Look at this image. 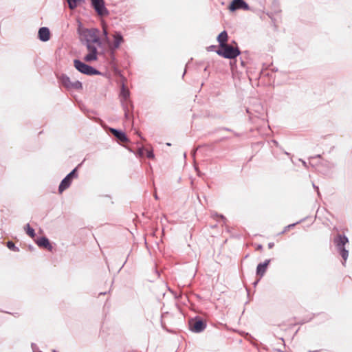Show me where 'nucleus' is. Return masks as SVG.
<instances>
[{
    "instance_id": "f257e3e1",
    "label": "nucleus",
    "mask_w": 352,
    "mask_h": 352,
    "mask_svg": "<svg viewBox=\"0 0 352 352\" xmlns=\"http://www.w3.org/2000/svg\"><path fill=\"white\" fill-rule=\"evenodd\" d=\"M349 243V238L344 234H338L333 239V244L342 260V265H344L346 261L349 257V250L345 246Z\"/></svg>"
},
{
    "instance_id": "f03ea898",
    "label": "nucleus",
    "mask_w": 352,
    "mask_h": 352,
    "mask_svg": "<svg viewBox=\"0 0 352 352\" xmlns=\"http://www.w3.org/2000/svg\"><path fill=\"white\" fill-rule=\"evenodd\" d=\"M100 31L96 28H85L81 23H79L77 28V33L79 36L80 43L84 45L87 43H91L93 38Z\"/></svg>"
},
{
    "instance_id": "7ed1b4c3",
    "label": "nucleus",
    "mask_w": 352,
    "mask_h": 352,
    "mask_svg": "<svg viewBox=\"0 0 352 352\" xmlns=\"http://www.w3.org/2000/svg\"><path fill=\"white\" fill-rule=\"evenodd\" d=\"M74 67L75 69L82 74L93 76H102V73L95 68L94 67L88 65L87 62L82 61L80 59L76 58L74 60Z\"/></svg>"
},
{
    "instance_id": "20e7f679",
    "label": "nucleus",
    "mask_w": 352,
    "mask_h": 352,
    "mask_svg": "<svg viewBox=\"0 0 352 352\" xmlns=\"http://www.w3.org/2000/svg\"><path fill=\"white\" fill-rule=\"evenodd\" d=\"M232 43L237 45L236 43L234 41H233ZM215 52L219 56L230 60L236 58L241 54V52L238 46L233 47L228 43L224 44L223 47H219V48L215 51Z\"/></svg>"
},
{
    "instance_id": "39448f33",
    "label": "nucleus",
    "mask_w": 352,
    "mask_h": 352,
    "mask_svg": "<svg viewBox=\"0 0 352 352\" xmlns=\"http://www.w3.org/2000/svg\"><path fill=\"white\" fill-rule=\"evenodd\" d=\"M207 327L206 321L201 317L197 316L188 320L189 330L193 333L203 332Z\"/></svg>"
},
{
    "instance_id": "423d86ee",
    "label": "nucleus",
    "mask_w": 352,
    "mask_h": 352,
    "mask_svg": "<svg viewBox=\"0 0 352 352\" xmlns=\"http://www.w3.org/2000/svg\"><path fill=\"white\" fill-rule=\"evenodd\" d=\"M83 45L86 46L88 51V53L84 56L83 60L87 63L98 60L100 52L98 50L97 46L91 42L84 44Z\"/></svg>"
},
{
    "instance_id": "0eeeda50",
    "label": "nucleus",
    "mask_w": 352,
    "mask_h": 352,
    "mask_svg": "<svg viewBox=\"0 0 352 352\" xmlns=\"http://www.w3.org/2000/svg\"><path fill=\"white\" fill-rule=\"evenodd\" d=\"M91 7L100 16H107L109 12L106 8L104 0H90Z\"/></svg>"
},
{
    "instance_id": "6e6552de",
    "label": "nucleus",
    "mask_w": 352,
    "mask_h": 352,
    "mask_svg": "<svg viewBox=\"0 0 352 352\" xmlns=\"http://www.w3.org/2000/svg\"><path fill=\"white\" fill-rule=\"evenodd\" d=\"M228 10L234 12L238 10L248 11L250 10L249 4L245 0H232L228 6Z\"/></svg>"
},
{
    "instance_id": "1a4fd4ad",
    "label": "nucleus",
    "mask_w": 352,
    "mask_h": 352,
    "mask_svg": "<svg viewBox=\"0 0 352 352\" xmlns=\"http://www.w3.org/2000/svg\"><path fill=\"white\" fill-rule=\"evenodd\" d=\"M35 243L40 248L52 252L54 247L50 239L46 236H42L34 239Z\"/></svg>"
},
{
    "instance_id": "9d476101",
    "label": "nucleus",
    "mask_w": 352,
    "mask_h": 352,
    "mask_svg": "<svg viewBox=\"0 0 352 352\" xmlns=\"http://www.w3.org/2000/svg\"><path fill=\"white\" fill-rule=\"evenodd\" d=\"M108 59L109 63L116 74L121 76V71L118 67V60L116 56V51L112 50H109L108 51Z\"/></svg>"
},
{
    "instance_id": "9b49d317",
    "label": "nucleus",
    "mask_w": 352,
    "mask_h": 352,
    "mask_svg": "<svg viewBox=\"0 0 352 352\" xmlns=\"http://www.w3.org/2000/svg\"><path fill=\"white\" fill-rule=\"evenodd\" d=\"M271 261L272 258H268L257 265L256 269V274L258 277L261 278L265 274Z\"/></svg>"
},
{
    "instance_id": "f8f14e48",
    "label": "nucleus",
    "mask_w": 352,
    "mask_h": 352,
    "mask_svg": "<svg viewBox=\"0 0 352 352\" xmlns=\"http://www.w3.org/2000/svg\"><path fill=\"white\" fill-rule=\"evenodd\" d=\"M111 134L117 139L118 142H129V138L126 133L121 129L110 128Z\"/></svg>"
},
{
    "instance_id": "ddd939ff",
    "label": "nucleus",
    "mask_w": 352,
    "mask_h": 352,
    "mask_svg": "<svg viewBox=\"0 0 352 352\" xmlns=\"http://www.w3.org/2000/svg\"><path fill=\"white\" fill-rule=\"evenodd\" d=\"M113 43L110 46V50H116L120 45L124 41L122 34L120 31H117L113 36Z\"/></svg>"
},
{
    "instance_id": "4468645a",
    "label": "nucleus",
    "mask_w": 352,
    "mask_h": 352,
    "mask_svg": "<svg viewBox=\"0 0 352 352\" xmlns=\"http://www.w3.org/2000/svg\"><path fill=\"white\" fill-rule=\"evenodd\" d=\"M51 32L47 27H41L38 31V38L42 42H47L50 39Z\"/></svg>"
},
{
    "instance_id": "2eb2a0df",
    "label": "nucleus",
    "mask_w": 352,
    "mask_h": 352,
    "mask_svg": "<svg viewBox=\"0 0 352 352\" xmlns=\"http://www.w3.org/2000/svg\"><path fill=\"white\" fill-rule=\"evenodd\" d=\"M56 78L58 83L67 90H69V86L71 85L70 78L65 74H61L60 75H56Z\"/></svg>"
},
{
    "instance_id": "dca6fc26",
    "label": "nucleus",
    "mask_w": 352,
    "mask_h": 352,
    "mask_svg": "<svg viewBox=\"0 0 352 352\" xmlns=\"http://www.w3.org/2000/svg\"><path fill=\"white\" fill-rule=\"evenodd\" d=\"M121 77L122 78V83L121 85V89H120V94H119L120 101H122V100H129L130 91L126 88V87L124 84V82L126 80V78L124 76H122V75H121Z\"/></svg>"
},
{
    "instance_id": "f3484780",
    "label": "nucleus",
    "mask_w": 352,
    "mask_h": 352,
    "mask_svg": "<svg viewBox=\"0 0 352 352\" xmlns=\"http://www.w3.org/2000/svg\"><path fill=\"white\" fill-rule=\"evenodd\" d=\"M72 180H71L69 177L65 176L60 182L59 186H58V192L60 194L63 193V191H65L66 189H67L72 184Z\"/></svg>"
},
{
    "instance_id": "a211bd4d",
    "label": "nucleus",
    "mask_w": 352,
    "mask_h": 352,
    "mask_svg": "<svg viewBox=\"0 0 352 352\" xmlns=\"http://www.w3.org/2000/svg\"><path fill=\"white\" fill-rule=\"evenodd\" d=\"M228 38V32L226 30L221 32L217 37V41L219 43V47H223L224 44L227 43Z\"/></svg>"
},
{
    "instance_id": "6ab92c4d",
    "label": "nucleus",
    "mask_w": 352,
    "mask_h": 352,
    "mask_svg": "<svg viewBox=\"0 0 352 352\" xmlns=\"http://www.w3.org/2000/svg\"><path fill=\"white\" fill-rule=\"evenodd\" d=\"M124 111H133V104L130 100L120 101Z\"/></svg>"
},
{
    "instance_id": "aec40b11",
    "label": "nucleus",
    "mask_w": 352,
    "mask_h": 352,
    "mask_svg": "<svg viewBox=\"0 0 352 352\" xmlns=\"http://www.w3.org/2000/svg\"><path fill=\"white\" fill-rule=\"evenodd\" d=\"M24 230L25 232V233L30 236L31 237L32 239H33L34 240V239H36V232H35V230L34 229L30 226V223H27L25 226H24Z\"/></svg>"
},
{
    "instance_id": "412c9836",
    "label": "nucleus",
    "mask_w": 352,
    "mask_h": 352,
    "mask_svg": "<svg viewBox=\"0 0 352 352\" xmlns=\"http://www.w3.org/2000/svg\"><path fill=\"white\" fill-rule=\"evenodd\" d=\"M82 162L78 164L76 167H75L74 169L71 170L70 173H69L66 176L69 177V178L71 179V180L73 181V179L78 178V168L82 165Z\"/></svg>"
},
{
    "instance_id": "4be33fe9",
    "label": "nucleus",
    "mask_w": 352,
    "mask_h": 352,
    "mask_svg": "<svg viewBox=\"0 0 352 352\" xmlns=\"http://www.w3.org/2000/svg\"><path fill=\"white\" fill-rule=\"evenodd\" d=\"M91 43L95 45L96 44L97 47L103 48L104 47L102 39L99 36V34H97L96 36H94Z\"/></svg>"
},
{
    "instance_id": "5701e85b",
    "label": "nucleus",
    "mask_w": 352,
    "mask_h": 352,
    "mask_svg": "<svg viewBox=\"0 0 352 352\" xmlns=\"http://www.w3.org/2000/svg\"><path fill=\"white\" fill-rule=\"evenodd\" d=\"M70 89L81 90L82 89V83L80 80L72 82L69 86V90Z\"/></svg>"
},
{
    "instance_id": "b1692460",
    "label": "nucleus",
    "mask_w": 352,
    "mask_h": 352,
    "mask_svg": "<svg viewBox=\"0 0 352 352\" xmlns=\"http://www.w3.org/2000/svg\"><path fill=\"white\" fill-rule=\"evenodd\" d=\"M306 219H307L306 217H305V218H303V219H302L299 220L298 221H297V222H296V223H291V224H289V225H288V226H285V227L284 228V230H283L280 234H284V233H285V232H286L287 231H288L289 229L293 228L296 225H297V224H298V223H300L301 222L305 221Z\"/></svg>"
},
{
    "instance_id": "393cba45",
    "label": "nucleus",
    "mask_w": 352,
    "mask_h": 352,
    "mask_svg": "<svg viewBox=\"0 0 352 352\" xmlns=\"http://www.w3.org/2000/svg\"><path fill=\"white\" fill-rule=\"evenodd\" d=\"M68 7L70 10H74L79 6V0H67Z\"/></svg>"
},
{
    "instance_id": "a878e982",
    "label": "nucleus",
    "mask_w": 352,
    "mask_h": 352,
    "mask_svg": "<svg viewBox=\"0 0 352 352\" xmlns=\"http://www.w3.org/2000/svg\"><path fill=\"white\" fill-rule=\"evenodd\" d=\"M6 246L9 250H10L13 252H19V248L17 246H16V245L12 241H8L6 243Z\"/></svg>"
},
{
    "instance_id": "bb28decb",
    "label": "nucleus",
    "mask_w": 352,
    "mask_h": 352,
    "mask_svg": "<svg viewBox=\"0 0 352 352\" xmlns=\"http://www.w3.org/2000/svg\"><path fill=\"white\" fill-rule=\"evenodd\" d=\"M124 118L126 120H132L133 119V111H124Z\"/></svg>"
},
{
    "instance_id": "cd10ccee",
    "label": "nucleus",
    "mask_w": 352,
    "mask_h": 352,
    "mask_svg": "<svg viewBox=\"0 0 352 352\" xmlns=\"http://www.w3.org/2000/svg\"><path fill=\"white\" fill-rule=\"evenodd\" d=\"M220 130H223V131H226L233 132V131L231 129L223 126V127H219L218 129H216L212 133H216V132H217V131H219Z\"/></svg>"
},
{
    "instance_id": "c85d7f7f",
    "label": "nucleus",
    "mask_w": 352,
    "mask_h": 352,
    "mask_svg": "<svg viewBox=\"0 0 352 352\" xmlns=\"http://www.w3.org/2000/svg\"><path fill=\"white\" fill-rule=\"evenodd\" d=\"M146 157L148 159H153L155 157V155L153 151H146Z\"/></svg>"
},
{
    "instance_id": "c756f323",
    "label": "nucleus",
    "mask_w": 352,
    "mask_h": 352,
    "mask_svg": "<svg viewBox=\"0 0 352 352\" xmlns=\"http://www.w3.org/2000/svg\"><path fill=\"white\" fill-rule=\"evenodd\" d=\"M103 35H104V40L106 41H109V35H108V32L107 30L104 29L103 30Z\"/></svg>"
},
{
    "instance_id": "7c9ffc66",
    "label": "nucleus",
    "mask_w": 352,
    "mask_h": 352,
    "mask_svg": "<svg viewBox=\"0 0 352 352\" xmlns=\"http://www.w3.org/2000/svg\"><path fill=\"white\" fill-rule=\"evenodd\" d=\"M216 47H217V46L215 45H211L207 47V51H208V52L214 51L215 52L217 50Z\"/></svg>"
},
{
    "instance_id": "2f4dec72",
    "label": "nucleus",
    "mask_w": 352,
    "mask_h": 352,
    "mask_svg": "<svg viewBox=\"0 0 352 352\" xmlns=\"http://www.w3.org/2000/svg\"><path fill=\"white\" fill-rule=\"evenodd\" d=\"M215 214L217 217H219L221 220H222L223 221V223H226V221H227V219L223 214H219L217 213H216Z\"/></svg>"
},
{
    "instance_id": "473e14b6",
    "label": "nucleus",
    "mask_w": 352,
    "mask_h": 352,
    "mask_svg": "<svg viewBox=\"0 0 352 352\" xmlns=\"http://www.w3.org/2000/svg\"><path fill=\"white\" fill-rule=\"evenodd\" d=\"M260 280H261V278H260V277H258V279H256V280H254V281L252 283V285H253V286H254V287H256V285H257V284L259 283Z\"/></svg>"
},
{
    "instance_id": "72a5a7b5",
    "label": "nucleus",
    "mask_w": 352,
    "mask_h": 352,
    "mask_svg": "<svg viewBox=\"0 0 352 352\" xmlns=\"http://www.w3.org/2000/svg\"><path fill=\"white\" fill-rule=\"evenodd\" d=\"M256 250H257V251L263 250V245L261 244H258L256 248Z\"/></svg>"
},
{
    "instance_id": "f704fd0d",
    "label": "nucleus",
    "mask_w": 352,
    "mask_h": 352,
    "mask_svg": "<svg viewBox=\"0 0 352 352\" xmlns=\"http://www.w3.org/2000/svg\"><path fill=\"white\" fill-rule=\"evenodd\" d=\"M272 143L274 144V145L275 146H276V147H279V146H279V143L278 142V141H277V140H272Z\"/></svg>"
},
{
    "instance_id": "c9c22d12",
    "label": "nucleus",
    "mask_w": 352,
    "mask_h": 352,
    "mask_svg": "<svg viewBox=\"0 0 352 352\" xmlns=\"http://www.w3.org/2000/svg\"><path fill=\"white\" fill-rule=\"evenodd\" d=\"M316 314H313L312 316L310 317V318H304V320H308V322L311 321L314 317L316 316Z\"/></svg>"
},
{
    "instance_id": "e433bc0d",
    "label": "nucleus",
    "mask_w": 352,
    "mask_h": 352,
    "mask_svg": "<svg viewBox=\"0 0 352 352\" xmlns=\"http://www.w3.org/2000/svg\"><path fill=\"white\" fill-rule=\"evenodd\" d=\"M31 346H32V350L34 351L36 349H38V346L37 345L35 344V343H32L31 344Z\"/></svg>"
},
{
    "instance_id": "4c0bfd02",
    "label": "nucleus",
    "mask_w": 352,
    "mask_h": 352,
    "mask_svg": "<svg viewBox=\"0 0 352 352\" xmlns=\"http://www.w3.org/2000/svg\"><path fill=\"white\" fill-rule=\"evenodd\" d=\"M227 139H228V137H223V138H220L219 140H217L216 142H221Z\"/></svg>"
},
{
    "instance_id": "58836bf2",
    "label": "nucleus",
    "mask_w": 352,
    "mask_h": 352,
    "mask_svg": "<svg viewBox=\"0 0 352 352\" xmlns=\"http://www.w3.org/2000/svg\"><path fill=\"white\" fill-rule=\"evenodd\" d=\"M267 246H268V248H269V249H272V248H274V243H273V242H270V243H268Z\"/></svg>"
},
{
    "instance_id": "ea45409f",
    "label": "nucleus",
    "mask_w": 352,
    "mask_h": 352,
    "mask_svg": "<svg viewBox=\"0 0 352 352\" xmlns=\"http://www.w3.org/2000/svg\"><path fill=\"white\" fill-rule=\"evenodd\" d=\"M195 170L197 171V175L199 177H201L203 174L201 173V172L198 169V168L195 167Z\"/></svg>"
},
{
    "instance_id": "a19ab883",
    "label": "nucleus",
    "mask_w": 352,
    "mask_h": 352,
    "mask_svg": "<svg viewBox=\"0 0 352 352\" xmlns=\"http://www.w3.org/2000/svg\"><path fill=\"white\" fill-rule=\"evenodd\" d=\"M307 322H308V320H304V318H303V319H302V320L298 322V324H305V323H307Z\"/></svg>"
},
{
    "instance_id": "79ce46f5",
    "label": "nucleus",
    "mask_w": 352,
    "mask_h": 352,
    "mask_svg": "<svg viewBox=\"0 0 352 352\" xmlns=\"http://www.w3.org/2000/svg\"><path fill=\"white\" fill-rule=\"evenodd\" d=\"M129 256V254H128L127 257ZM127 261V259L125 260V261L124 262V263L122 265V266L120 267L119 270L118 271H120L122 270V268H123L124 265H125V263H126Z\"/></svg>"
},
{
    "instance_id": "37998d69",
    "label": "nucleus",
    "mask_w": 352,
    "mask_h": 352,
    "mask_svg": "<svg viewBox=\"0 0 352 352\" xmlns=\"http://www.w3.org/2000/svg\"><path fill=\"white\" fill-rule=\"evenodd\" d=\"M28 249L30 250V251H34L35 250V248L32 245H29L28 246Z\"/></svg>"
},
{
    "instance_id": "c03bdc74",
    "label": "nucleus",
    "mask_w": 352,
    "mask_h": 352,
    "mask_svg": "<svg viewBox=\"0 0 352 352\" xmlns=\"http://www.w3.org/2000/svg\"><path fill=\"white\" fill-rule=\"evenodd\" d=\"M313 188H314V190H315L316 191H318V190H319L318 186H316L314 184H313Z\"/></svg>"
},
{
    "instance_id": "a18cd8bd",
    "label": "nucleus",
    "mask_w": 352,
    "mask_h": 352,
    "mask_svg": "<svg viewBox=\"0 0 352 352\" xmlns=\"http://www.w3.org/2000/svg\"><path fill=\"white\" fill-rule=\"evenodd\" d=\"M320 157H321V155L318 154V155H316V156L311 157V158L314 159V158H320Z\"/></svg>"
},
{
    "instance_id": "49530a36",
    "label": "nucleus",
    "mask_w": 352,
    "mask_h": 352,
    "mask_svg": "<svg viewBox=\"0 0 352 352\" xmlns=\"http://www.w3.org/2000/svg\"><path fill=\"white\" fill-rule=\"evenodd\" d=\"M233 133H234V136H236V137H240V136H241V133H236V132H233Z\"/></svg>"
},
{
    "instance_id": "de8ad7c7",
    "label": "nucleus",
    "mask_w": 352,
    "mask_h": 352,
    "mask_svg": "<svg viewBox=\"0 0 352 352\" xmlns=\"http://www.w3.org/2000/svg\"><path fill=\"white\" fill-rule=\"evenodd\" d=\"M241 65H243V66H245V61H244L243 60H242L241 58Z\"/></svg>"
},
{
    "instance_id": "09e8293b",
    "label": "nucleus",
    "mask_w": 352,
    "mask_h": 352,
    "mask_svg": "<svg viewBox=\"0 0 352 352\" xmlns=\"http://www.w3.org/2000/svg\"><path fill=\"white\" fill-rule=\"evenodd\" d=\"M280 340H281L283 341V346H284V348H285L286 345H285V340H284L283 338H280Z\"/></svg>"
},
{
    "instance_id": "8fccbe9b",
    "label": "nucleus",
    "mask_w": 352,
    "mask_h": 352,
    "mask_svg": "<svg viewBox=\"0 0 352 352\" xmlns=\"http://www.w3.org/2000/svg\"><path fill=\"white\" fill-rule=\"evenodd\" d=\"M246 291H247L248 296L249 297L250 296V290L248 287H246Z\"/></svg>"
},
{
    "instance_id": "3c124183",
    "label": "nucleus",
    "mask_w": 352,
    "mask_h": 352,
    "mask_svg": "<svg viewBox=\"0 0 352 352\" xmlns=\"http://www.w3.org/2000/svg\"><path fill=\"white\" fill-rule=\"evenodd\" d=\"M319 351H320L319 350H315V351L309 350L307 352H319Z\"/></svg>"
},
{
    "instance_id": "603ef678",
    "label": "nucleus",
    "mask_w": 352,
    "mask_h": 352,
    "mask_svg": "<svg viewBox=\"0 0 352 352\" xmlns=\"http://www.w3.org/2000/svg\"><path fill=\"white\" fill-rule=\"evenodd\" d=\"M107 294V292H100L99 293V296H101V295H105Z\"/></svg>"
},
{
    "instance_id": "864d4df0",
    "label": "nucleus",
    "mask_w": 352,
    "mask_h": 352,
    "mask_svg": "<svg viewBox=\"0 0 352 352\" xmlns=\"http://www.w3.org/2000/svg\"><path fill=\"white\" fill-rule=\"evenodd\" d=\"M104 197H108V198H109L110 199H112V197H111L110 195H104Z\"/></svg>"
},
{
    "instance_id": "5fc2aeb1",
    "label": "nucleus",
    "mask_w": 352,
    "mask_h": 352,
    "mask_svg": "<svg viewBox=\"0 0 352 352\" xmlns=\"http://www.w3.org/2000/svg\"><path fill=\"white\" fill-rule=\"evenodd\" d=\"M272 71L276 72L278 71V69L277 68H272Z\"/></svg>"
},
{
    "instance_id": "6e6d98bb",
    "label": "nucleus",
    "mask_w": 352,
    "mask_h": 352,
    "mask_svg": "<svg viewBox=\"0 0 352 352\" xmlns=\"http://www.w3.org/2000/svg\"><path fill=\"white\" fill-rule=\"evenodd\" d=\"M85 0H79V5H80L82 3H84Z\"/></svg>"
},
{
    "instance_id": "4d7b16f0",
    "label": "nucleus",
    "mask_w": 352,
    "mask_h": 352,
    "mask_svg": "<svg viewBox=\"0 0 352 352\" xmlns=\"http://www.w3.org/2000/svg\"><path fill=\"white\" fill-rule=\"evenodd\" d=\"M100 52V54H104V50H102L101 52Z\"/></svg>"
},
{
    "instance_id": "13d9d810",
    "label": "nucleus",
    "mask_w": 352,
    "mask_h": 352,
    "mask_svg": "<svg viewBox=\"0 0 352 352\" xmlns=\"http://www.w3.org/2000/svg\"><path fill=\"white\" fill-rule=\"evenodd\" d=\"M208 66H206V67H204V72L207 71V69H208Z\"/></svg>"
},
{
    "instance_id": "bf43d9fd",
    "label": "nucleus",
    "mask_w": 352,
    "mask_h": 352,
    "mask_svg": "<svg viewBox=\"0 0 352 352\" xmlns=\"http://www.w3.org/2000/svg\"><path fill=\"white\" fill-rule=\"evenodd\" d=\"M317 192V194L318 196H320V190H318V191H316Z\"/></svg>"
},
{
    "instance_id": "052dcab7",
    "label": "nucleus",
    "mask_w": 352,
    "mask_h": 352,
    "mask_svg": "<svg viewBox=\"0 0 352 352\" xmlns=\"http://www.w3.org/2000/svg\"><path fill=\"white\" fill-rule=\"evenodd\" d=\"M335 166H336V164L334 163H332L331 165V167H335Z\"/></svg>"
},
{
    "instance_id": "680f3d73",
    "label": "nucleus",
    "mask_w": 352,
    "mask_h": 352,
    "mask_svg": "<svg viewBox=\"0 0 352 352\" xmlns=\"http://www.w3.org/2000/svg\"><path fill=\"white\" fill-rule=\"evenodd\" d=\"M278 352H284L282 349H278Z\"/></svg>"
},
{
    "instance_id": "e2e57ef3",
    "label": "nucleus",
    "mask_w": 352,
    "mask_h": 352,
    "mask_svg": "<svg viewBox=\"0 0 352 352\" xmlns=\"http://www.w3.org/2000/svg\"><path fill=\"white\" fill-rule=\"evenodd\" d=\"M155 199H158V197H157V195H155Z\"/></svg>"
},
{
    "instance_id": "0e129e2a",
    "label": "nucleus",
    "mask_w": 352,
    "mask_h": 352,
    "mask_svg": "<svg viewBox=\"0 0 352 352\" xmlns=\"http://www.w3.org/2000/svg\"><path fill=\"white\" fill-rule=\"evenodd\" d=\"M185 74H186V70H185V71H184V72L183 73L182 77H184V76Z\"/></svg>"
},
{
    "instance_id": "69168bd1",
    "label": "nucleus",
    "mask_w": 352,
    "mask_h": 352,
    "mask_svg": "<svg viewBox=\"0 0 352 352\" xmlns=\"http://www.w3.org/2000/svg\"><path fill=\"white\" fill-rule=\"evenodd\" d=\"M303 162V165H304V166H306V165H307L305 162Z\"/></svg>"
},
{
    "instance_id": "338daca9",
    "label": "nucleus",
    "mask_w": 352,
    "mask_h": 352,
    "mask_svg": "<svg viewBox=\"0 0 352 352\" xmlns=\"http://www.w3.org/2000/svg\"><path fill=\"white\" fill-rule=\"evenodd\" d=\"M166 144H167L168 146H170V145H171V144H170V143H167Z\"/></svg>"
},
{
    "instance_id": "774afa93",
    "label": "nucleus",
    "mask_w": 352,
    "mask_h": 352,
    "mask_svg": "<svg viewBox=\"0 0 352 352\" xmlns=\"http://www.w3.org/2000/svg\"><path fill=\"white\" fill-rule=\"evenodd\" d=\"M111 204H114V202H113V201H111Z\"/></svg>"
}]
</instances>
